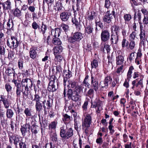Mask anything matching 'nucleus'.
I'll list each match as a JSON object with an SVG mask.
<instances>
[{
  "instance_id": "1",
  "label": "nucleus",
  "mask_w": 148,
  "mask_h": 148,
  "mask_svg": "<svg viewBox=\"0 0 148 148\" xmlns=\"http://www.w3.org/2000/svg\"><path fill=\"white\" fill-rule=\"evenodd\" d=\"M12 82L14 83L16 87V94L18 97L20 96L21 92L23 93V97L28 96L29 89L31 88L33 86L32 82L31 79L27 78L23 79L21 84L14 79Z\"/></svg>"
},
{
  "instance_id": "2",
  "label": "nucleus",
  "mask_w": 148,
  "mask_h": 148,
  "mask_svg": "<svg viewBox=\"0 0 148 148\" xmlns=\"http://www.w3.org/2000/svg\"><path fill=\"white\" fill-rule=\"evenodd\" d=\"M63 94L64 97H66V96L69 99H71L75 102L79 100L80 97L78 93L76 92L74 90L71 88L68 89L66 94L65 87L64 89Z\"/></svg>"
},
{
  "instance_id": "3",
  "label": "nucleus",
  "mask_w": 148,
  "mask_h": 148,
  "mask_svg": "<svg viewBox=\"0 0 148 148\" xmlns=\"http://www.w3.org/2000/svg\"><path fill=\"white\" fill-rule=\"evenodd\" d=\"M73 134V130L71 128L65 129L64 126L60 127V135L62 138L67 139L72 136Z\"/></svg>"
},
{
  "instance_id": "4",
  "label": "nucleus",
  "mask_w": 148,
  "mask_h": 148,
  "mask_svg": "<svg viewBox=\"0 0 148 148\" xmlns=\"http://www.w3.org/2000/svg\"><path fill=\"white\" fill-rule=\"evenodd\" d=\"M49 83L47 88L48 90L50 92L56 91L58 88V84L56 80H57V78L55 75H52L49 79Z\"/></svg>"
},
{
  "instance_id": "5",
  "label": "nucleus",
  "mask_w": 148,
  "mask_h": 148,
  "mask_svg": "<svg viewBox=\"0 0 148 148\" xmlns=\"http://www.w3.org/2000/svg\"><path fill=\"white\" fill-rule=\"evenodd\" d=\"M19 41L16 36H11V38L7 39V45L11 49H14L16 48L20 44Z\"/></svg>"
},
{
  "instance_id": "6",
  "label": "nucleus",
  "mask_w": 148,
  "mask_h": 148,
  "mask_svg": "<svg viewBox=\"0 0 148 148\" xmlns=\"http://www.w3.org/2000/svg\"><path fill=\"white\" fill-rule=\"evenodd\" d=\"M31 128V124L29 122L27 121L26 119V123L22 125L20 128L22 135L23 136H29L30 135V130Z\"/></svg>"
},
{
  "instance_id": "7",
  "label": "nucleus",
  "mask_w": 148,
  "mask_h": 148,
  "mask_svg": "<svg viewBox=\"0 0 148 148\" xmlns=\"http://www.w3.org/2000/svg\"><path fill=\"white\" fill-rule=\"evenodd\" d=\"M34 98L33 100V101L36 102L35 108L36 111L38 113V115L39 116V113L42 109V105L40 102H42L43 101L41 100V97L36 94L34 96Z\"/></svg>"
},
{
  "instance_id": "8",
  "label": "nucleus",
  "mask_w": 148,
  "mask_h": 148,
  "mask_svg": "<svg viewBox=\"0 0 148 148\" xmlns=\"http://www.w3.org/2000/svg\"><path fill=\"white\" fill-rule=\"evenodd\" d=\"M99 75L98 74H96L95 76L91 75V87L95 91L97 90L99 86L98 78Z\"/></svg>"
},
{
  "instance_id": "9",
  "label": "nucleus",
  "mask_w": 148,
  "mask_h": 148,
  "mask_svg": "<svg viewBox=\"0 0 148 148\" xmlns=\"http://www.w3.org/2000/svg\"><path fill=\"white\" fill-rule=\"evenodd\" d=\"M102 101L98 99H96L93 102L91 103V107L93 108H96L97 112L99 113L102 110Z\"/></svg>"
},
{
  "instance_id": "10",
  "label": "nucleus",
  "mask_w": 148,
  "mask_h": 148,
  "mask_svg": "<svg viewBox=\"0 0 148 148\" xmlns=\"http://www.w3.org/2000/svg\"><path fill=\"white\" fill-rule=\"evenodd\" d=\"M110 37L109 31L107 29L103 30L101 35V38L102 42H105L108 41Z\"/></svg>"
},
{
  "instance_id": "11",
  "label": "nucleus",
  "mask_w": 148,
  "mask_h": 148,
  "mask_svg": "<svg viewBox=\"0 0 148 148\" xmlns=\"http://www.w3.org/2000/svg\"><path fill=\"white\" fill-rule=\"evenodd\" d=\"M83 37V34L81 33L78 32H75L73 35L70 42L73 43L76 41H80Z\"/></svg>"
},
{
  "instance_id": "12",
  "label": "nucleus",
  "mask_w": 148,
  "mask_h": 148,
  "mask_svg": "<svg viewBox=\"0 0 148 148\" xmlns=\"http://www.w3.org/2000/svg\"><path fill=\"white\" fill-rule=\"evenodd\" d=\"M140 33L139 34L140 42V44L141 45L142 44L143 46H145L147 41L146 38L145 31L143 29L140 27Z\"/></svg>"
},
{
  "instance_id": "13",
  "label": "nucleus",
  "mask_w": 148,
  "mask_h": 148,
  "mask_svg": "<svg viewBox=\"0 0 148 148\" xmlns=\"http://www.w3.org/2000/svg\"><path fill=\"white\" fill-rule=\"evenodd\" d=\"M0 101L3 102L4 107L6 108H8L11 104L10 101L8 99V96L1 95V96Z\"/></svg>"
},
{
  "instance_id": "14",
  "label": "nucleus",
  "mask_w": 148,
  "mask_h": 148,
  "mask_svg": "<svg viewBox=\"0 0 148 148\" xmlns=\"http://www.w3.org/2000/svg\"><path fill=\"white\" fill-rule=\"evenodd\" d=\"M80 17L79 16H75L74 18L72 20V22L75 25L78 31L81 30V25L80 24Z\"/></svg>"
},
{
  "instance_id": "15",
  "label": "nucleus",
  "mask_w": 148,
  "mask_h": 148,
  "mask_svg": "<svg viewBox=\"0 0 148 148\" xmlns=\"http://www.w3.org/2000/svg\"><path fill=\"white\" fill-rule=\"evenodd\" d=\"M91 117L89 114H88L85 118L84 121L83 122L82 126L83 127L87 128L90 127L91 122Z\"/></svg>"
},
{
  "instance_id": "16",
  "label": "nucleus",
  "mask_w": 148,
  "mask_h": 148,
  "mask_svg": "<svg viewBox=\"0 0 148 148\" xmlns=\"http://www.w3.org/2000/svg\"><path fill=\"white\" fill-rule=\"evenodd\" d=\"M71 15L70 13L64 11L60 14V18L62 21L66 22L69 20Z\"/></svg>"
},
{
  "instance_id": "17",
  "label": "nucleus",
  "mask_w": 148,
  "mask_h": 148,
  "mask_svg": "<svg viewBox=\"0 0 148 148\" xmlns=\"http://www.w3.org/2000/svg\"><path fill=\"white\" fill-rule=\"evenodd\" d=\"M37 49L36 47H32L30 49L29 51V56L32 59H35L36 57L37 53Z\"/></svg>"
},
{
  "instance_id": "18",
  "label": "nucleus",
  "mask_w": 148,
  "mask_h": 148,
  "mask_svg": "<svg viewBox=\"0 0 148 148\" xmlns=\"http://www.w3.org/2000/svg\"><path fill=\"white\" fill-rule=\"evenodd\" d=\"M97 14L94 11H91L90 13H88L87 15V19L88 20L91 21L94 20L95 21L97 20Z\"/></svg>"
},
{
  "instance_id": "19",
  "label": "nucleus",
  "mask_w": 148,
  "mask_h": 148,
  "mask_svg": "<svg viewBox=\"0 0 148 148\" xmlns=\"http://www.w3.org/2000/svg\"><path fill=\"white\" fill-rule=\"evenodd\" d=\"M112 16L109 14V10L108 11L104 16L103 20L104 22L109 23L111 22L112 19L113 18Z\"/></svg>"
},
{
  "instance_id": "20",
  "label": "nucleus",
  "mask_w": 148,
  "mask_h": 148,
  "mask_svg": "<svg viewBox=\"0 0 148 148\" xmlns=\"http://www.w3.org/2000/svg\"><path fill=\"white\" fill-rule=\"evenodd\" d=\"M132 84L135 85V86L136 87H140L139 86L143 87V79H140L139 80L138 78L136 79L132 82Z\"/></svg>"
},
{
  "instance_id": "21",
  "label": "nucleus",
  "mask_w": 148,
  "mask_h": 148,
  "mask_svg": "<svg viewBox=\"0 0 148 148\" xmlns=\"http://www.w3.org/2000/svg\"><path fill=\"white\" fill-rule=\"evenodd\" d=\"M119 35L112 34L111 36L110 40L112 44H117L119 40Z\"/></svg>"
},
{
  "instance_id": "22",
  "label": "nucleus",
  "mask_w": 148,
  "mask_h": 148,
  "mask_svg": "<svg viewBox=\"0 0 148 148\" xmlns=\"http://www.w3.org/2000/svg\"><path fill=\"white\" fill-rule=\"evenodd\" d=\"M31 124L32 126H31V131L32 133L36 134L38 132V127L36 125V123L33 121H32Z\"/></svg>"
},
{
  "instance_id": "23",
  "label": "nucleus",
  "mask_w": 148,
  "mask_h": 148,
  "mask_svg": "<svg viewBox=\"0 0 148 148\" xmlns=\"http://www.w3.org/2000/svg\"><path fill=\"white\" fill-rule=\"evenodd\" d=\"M1 5L3 7L4 10H11V3L10 1L8 0L4 3H2Z\"/></svg>"
},
{
  "instance_id": "24",
  "label": "nucleus",
  "mask_w": 148,
  "mask_h": 148,
  "mask_svg": "<svg viewBox=\"0 0 148 148\" xmlns=\"http://www.w3.org/2000/svg\"><path fill=\"white\" fill-rule=\"evenodd\" d=\"M63 50V48L61 46H57L55 47L53 49L54 55L60 54L62 51Z\"/></svg>"
},
{
  "instance_id": "25",
  "label": "nucleus",
  "mask_w": 148,
  "mask_h": 148,
  "mask_svg": "<svg viewBox=\"0 0 148 148\" xmlns=\"http://www.w3.org/2000/svg\"><path fill=\"white\" fill-rule=\"evenodd\" d=\"M124 61L123 57L121 55H119L116 57V64L117 65H123Z\"/></svg>"
},
{
  "instance_id": "26",
  "label": "nucleus",
  "mask_w": 148,
  "mask_h": 148,
  "mask_svg": "<svg viewBox=\"0 0 148 148\" xmlns=\"http://www.w3.org/2000/svg\"><path fill=\"white\" fill-rule=\"evenodd\" d=\"M32 110L30 108H25L24 110V113L27 118V121L29 122V119L32 116Z\"/></svg>"
},
{
  "instance_id": "27",
  "label": "nucleus",
  "mask_w": 148,
  "mask_h": 148,
  "mask_svg": "<svg viewBox=\"0 0 148 148\" xmlns=\"http://www.w3.org/2000/svg\"><path fill=\"white\" fill-rule=\"evenodd\" d=\"M47 26L46 25L44 24L43 23L42 24V26L41 27H39V30L40 32L42 34L45 36V34L47 29Z\"/></svg>"
},
{
  "instance_id": "28",
  "label": "nucleus",
  "mask_w": 148,
  "mask_h": 148,
  "mask_svg": "<svg viewBox=\"0 0 148 148\" xmlns=\"http://www.w3.org/2000/svg\"><path fill=\"white\" fill-rule=\"evenodd\" d=\"M134 70V68L133 66H131L130 67L127 74V79L128 81H130L132 76V74Z\"/></svg>"
},
{
  "instance_id": "29",
  "label": "nucleus",
  "mask_w": 148,
  "mask_h": 148,
  "mask_svg": "<svg viewBox=\"0 0 148 148\" xmlns=\"http://www.w3.org/2000/svg\"><path fill=\"white\" fill-rule=\"evenodd\" d=\"M93 28L92 26L89 25L85 27V33L87 34H90L92 33L93 30Z\"/></svg>"
},
{
  "instance_id": "30",
  "label": "nucleus",
  "mask_w": 148,
  "mask_h": 148,
  "mask_svg": "<svg viewBox=\"0 0 148 148\" xmlns=\"http://www.w3.org/2000/svg\"><path fill=\"white\" fill-rule=\"evenodd\" d=\"M15 71L14 69L10 67H8L7 68L5 71V73L8 75L11 76L12 74L14 76L15 75Z\"/></svg>"
},
{
  "instance_id": "31",
  "label": "nucleus",
  "mask_w": 148,
  "mask_h": 148,
  "mask_svg": "<svg viewBox=\"0 0 148 148\" xmlns=\"http://www.w3.org/2000/svg\"><path fill=\"white\" fill-rule=\"evenodd\" d=\"M62 119L64 123H68L70 121L71 116L67 114H65L63 115Z\"/></svg>"
},
{
  "instance_id": "32",
  "label": "nucleus",
  "mask_w": 148,
  "mask_h": 148,
  "mask_svg": "<svg viewBox=\"0 0 148 148\" xmlns=\"http://www.w3.org/2000/svg\"><path fill=\"white\" fill-rule=\"evenodd\" d=\"M82 0H76L77 3L76 4V8H75V7L74 5L72 6L73 9L74 11V13H75L76 11H78L79 9V5L80 3L81 2Z\"/></svg>"
},
{
  "instance_id": "33",
  "label": "nucleus",
  "mask_w": 148,
  "mask_h": 148,
  "mask_svg": "<svg viewBox=\"0 0 148 148\" xmlns=\"http://www.w3.org/2000/svg\"><path fill=\"white\" fill-rule=\"evenodd\" d=\"M111 31L114 30L115 32V34L119 35L120 30V28L119 26L116 25H114L111 27Z\"/></svg>"
},
{
  "instance_id": "34",
  "label": "nucleus",
  "mask_w": 148,
  "mask_h": 148,
  "mask_svg": "<svg viewBox=\"0 0 148 148\" xmlns=\"http://www.w3.org/2000/svg\"><path fill=\"white\" fill-rule=\"evenodd\" d=\"M57 122L55 121L51 122L49 126V130H55L56 128Z\"/></svg>"
},
{
  "instance_id": "35",
  "label": "nucleus",
  "mask_w": 148,
  "mask_h": 148,
  "mask_svg": "<svg viewBox=\"0 0 148 148\" xmlns=\"http://www.w3.org/2000/svg\"><path fill=\"white\" fill-rule=\"evenodd\" d=\"M7 109L6 111V116L8 118H11L14 115V112L12 110Z\"/></svg>"
},
{
  "instance_id": "36",
  "label": "nucleus",
  "mask_w": 148,
  "mask_h": 148,
  "mask_svg": "<svg viewBox=\"0 0 148 148\" xmlns=\"http://www.w3.org/2000/svg\"><path fill=\"white\" fill-rule=\"evenodd\" d=\"M13 14L14 16L18 18H21L22 15L21 11L17 8H16L15 9L14 12Z\"/></svg>"
},
{
  "instance_id": "37",
  "label": "nucleus",
  "mask_w": 148,
  "mask_h": 148,
  "mask_svg": "<svg viewBox=\"0 0 148 148\" xmlns=\"http://www.w3.org/2000/svg\"><path fill=\"white\" fill-rule=\"evenodd\" d=\"M129 42L125 38H123L121 42V46L122 48H128Z\"/></svg>"
},
{
  "instance_id": "38",
  "label": "nucleus",
  "mask_w": 148,
  "mask_h": 148,
  "mask_svg": "<svg viewBox=\"0 0 148 148\" xmlns=\"http://www.w3.org/2000/svg\"><path fill=\"white\" fill-rule=\"evenodd\" d=\"M123 18L125 23H127L132 19V17L129 14H125L124 15Z\"/></svg>"
},
{
  "instance_id": "39",
  "label": "nucleus",
  "mask_w": 148,
  "mask_h": 148,
  "mask_svg": "<svg viewBox=\"0 0 148 148\" xmlns=\"http://www.w3.org/2000/svg\"><path fill=\"white\" fill-rule=\"evenodd\" d=\"M94 89L92 88H90L88 91L86 96L89 97L90 98L93 97L94 94Z\"/></svg>"
},
{
  "instance_id": "40",
  "label": "nucleus",
  "mask_w": 148,
  "mask_h": 148,
  "mask_svg": "<svg viewBox=\"0 0 148 148\" xmlns=\"http://www.w3.org/2000/svg\"><path fill=\"white\" fill-rule=\"evenodd\" d=\"M52 99L49 98L46 103V108L47 110H49L52 106L53 102Z\"/></svg>"
},
{
  "instance_id": "41",
  "label": "nucleus",
  "mask_w": 148,
  "mask_h": 148,
  "mask_svg": "<svg viewBox=\"0 0 148 148\" xmlns=\"http://www.w3.org/2000/svg\"><path fill=\"white\" fill-rule=\"evenodd\" d=\"M130 3L131 4V6L132 8L134 9L136 6H138L139 4V3H138L137 0H129Z\"/></svg>"
},
{
  "instance_id": "42",
  "label": "nucleus",
  "mask_w": 148,
  "mask_h": 148,
  "mask_svg": "<svg viewBox=\"0 0 148 148\" xmlns=\"http://www.w3.org/2000/svg\"><path fill=\"white\" fill-rule=\"evenodd\" d=\"M63 74L64 77H67L68 79L72 76L71 72L69 70H68L67 71L66 70L64 71Z\"/></svg>"
},
{
  "instance_id": "43",
  "label": "nucleus",
  "mask_w": 148,
  "mask_h": 148,
  "mask_svg": "<svg viewBox=\"0 0 148 148\" xmlns=\"http://www.w3.org/2000/svg\"><path fill=\"white\" fill-rule=\"evenodd\" d=\"M52 42L54 45H60L61 44V42L60 39L56 37H55L53 39Z\"/></svg>"
},
{
  "instance_id": "44",
  "label": "nucleus",
  "mask_w": 148,
  "mask_h": 148,
  "mask_svg": "<svg viewBox=\"0 0 148 148\" xmlns=\"http://www.w3.org/2000/svg\"><path fill=\"white\" fill-rule=\"evenodd\" d=\"M7 29L8 30H10L12 29L13 26V23L12 22V21L11 20V21H10V20L9 19L8 22L7 23Z\"/></svg>"
},
{
  "instance_id": "45",
  "label": "nucleus",
  "mask_w": 148,
  "mask_h": 148,
  "mask_svg": "<svg viewBox=\"0 0 148 148\" xmlns=\"http://www.w3.org/2000/svg\"><path fill=\"white\" fill-rule=\"evenodd\" d=\"M91 65L92 68H96L98 66V62L97 60L94 59L91 62Z\"/></svg>"
},
{
  "instance_id": "46",
  "label": "nucleus",
  "mask_w": 148,
  "mask_h": 148,
  "mask_svg": "<svg viewBox=\"0 0 148 148\" xmlns=\"http://www.w3.org/2000/svg\"><path fill=\"white\" fill-rule=\"evenodd\" d=\"M60 29L59 28H55V29H52V32H54V36H55V37L57 36L58 37L59 36L60 34Z\"/></svg>"
},
{
  "instance_id": "47",
  "label": "nucleus",
  "mask_w": 148,
  "mask_h": 148,
  "mask_svg": "<svg viewBox=\"0 0 148 148\" xmlns=\"http://www.w3.org/2000/svg\"><path fill=\"white\" fill-rule=\"evenodd\" d=\"M99 86L101 88H107L108 87V85L104 81H101L99 83Z\"/></svg>"
},
{
  "instance_id": "48",
  "label": "nucleus",
  "mask_w": 148,
  "mask_h": 148,
  "mask_svg": "<svg viewBox=\"0 0 148 148\" xmlns=\"http://www.w3.org/2000/svg\"><path fill=\"white\" fill-rule=\"evenodd\" d=\"M68 89H75V87H77L76 82H71L69 83V85H68Z\"/></svg>"
},
{
  "instance_id": "49",
  "label": "nucleus",
  "mask_w": 148,
  "mask_h": 148,
  "mask_svg": "<svg viewBox=\"0 0 148 148\" xmlns=\"http://www.w3.org/2000/svg\"><path fill=\"white\" fill-rule=\"evenodd\" d=\"M84 88L83 86L82 85H80L79 86H77V87H75V89L74 90L76 92H77V93H79L81 91H82L83 89Z\"/></svg>"
},
{
  "instance_id": "50",
  "label": "nucleus",
  "mask_w": 148,
  "mask_h": 148,
  "mask_svg": "<svg viewBox=\"0 0 148 148\" xmlns=\"http://www.w3.org/2000/svg\"><path fill=\"white\" fill-rule=\"evenodd\" d=\"M61 28L63 29L65 32L68 31L69 29V27L68 25L64 24H62L60 25Z\"/></svg>"
},
{
  "instance_id": "51",
  "label": "nucleus",
  "mask_w": 148,
  "mask_h": 148,
  "mask_svg": "<svg viewBox=\"0 0 148 148\" xmlns=\"http://www.w3.org/2000/svg\"><path fill=\"white\" fill-rule=\"evenodd\" d=\"M104 81L108 85V84H110L112 81V79L111 76H107L104 79Z\"/></svg>"
},
{
  "instance_id": "52",
  "label": "nucleus",
  "mask_w": 148,
  "mask_h": 148,
  "mask_svg": "<svg viewBox=\"0 0 148 148\" xmlns=\"http://www.w3.org/2000/svg\"><path fill=\"white\" fill-rule=\"evenodd\" d=\"M4 36V34L2 32H0V45H2L5 42V38H3Z\"/></svg>"
},
{
  "instance_id": "53",
  "label": "nucleus",
  "mask_w": 148,
  "mask_h": 148,
  "mask_svg": "<svg viewBox=\"0 0 148 148\" xmlns=\"http://www.w3.org/2000/svg\"><path fill=\"white\" fill-rule=\"evenodd\" d=\"M130 42L129 44L128 47L131 50L133 49L134 48L136 45V42L135 41H130Z\"/></svg>"
},
{
  "instance_id": "54",
  "label": "nucleus",
  "mask_w": 148,
  "mask_h": 148,
  "mask_svg": "<svg viewBox=\"0 0 148 148\" xmlns=\"http://www.w3.org/2000/svg\"><path fill=\"white\" fill-rule=\"evenodd\" d=\"M54 0H44L43 3V5L45 3V1L47 4L48 6V9L49 10L50 8L51 7V3L54 2Z\"/></svg>"
},
{
  "instance_id": "55",
  "label": "nucleus",
  "mask_w": 148,
  "mask_h": 148,
  "mask_svg": "<svg viewBox=\"0 0 148 148\" xmlns=\"http://www.w3.org/2000/svg\"><path fill=\"white\" fill-rule=\"evenodd\" d=\"M16 136L14 135H9V142L10 144H12V143L14 142L15 140L16 139Z\"/></svg>"
},
{
  "instance_id": "56",
  "label": "nucleus",
  "mask_w": 148,
  "mask_h": 148,
  "mask_svg": "<svg viewBox=\"0 0 148 148\" xmlns=\"http://www.w3.org/2000/svg\"><path fill=\"white\" fill-rule=\"evenodd\" d=\"M136 34L135 32H132L130 35V41H135Z\"/></svg>"
},
{
  "instance_id": "57",
  "label": "nucleus",
  "mask_w": 148,
  "mask_h": 148,
  "mask_svg": "<svg viewBox=\"0 0 148 148\" xmlns=\"http://www.w3.org/2000/svg\"><path fill=\"white\" fill-rule=\"evenodd\" d=\"M119 80V79L118 77H117L114 79V80L112 83L111 87L112 88L114 87L116 85L117 83L118 82Z\"/></svg>"
},
{
  "instance_id": "58",
  "label": "nucleus",
  "mask_w": 148,
  "mask_h": 148,
  "mask_svg": "<svg viewBox=\"0 0 148 148\" xmlns=\"http://www.w3.org/2000/svg\"><path fill=\"white\" fill-rule=\"evenodd\" d=\"M111 3L110 0H105L104 7L108 9L111 5Z\"/></svg>"
},
{
  "instance_id": "59",
  "label": "nucleus",
  "mask_w": 148,
  "mask_h": 148,
  "mask_svg": "<svg viewBox=\"0 0 148 148\" xmlns=\"http://www.w3.org/2000/svg\"><path fill=\"white\" fill-rule=\"evenodd\" d=\"M57 134L56 133H53L51 136V139L53 141H57Z\"/></svg>"
},
{
  "instance_id": "60",
  "label": "nucleus",
  "mask_w": 148,
  "mask_h": 148,
  "mask_svg": "<svg viewBox=\"0 0 148 148\" xmlns=\"http://www.w3.org/2000/svg\"><path fill=\"white\" fill-rule=\"evenodd\" d=\"M62 2H58L56 4V6L58 10H61L62 9Z\"/></svg>"
},
{
  "instance_id": "61",
  "label": "nucleus",
  "mask_w": 148,
  "mask_h": 148,
  "mask_svg": "<svg viewBox=\"0 0 148 148\" xmlns=\"http://www.w3.org/2000/svg\"><path fill=\"white\" fill-rule=\"evenodd\" d=\"M5 52V49L3 46L0 45V55H4Z\"/></svg>"
},
{
  "instance_id": "62",
  "label": "nucleus",
  "mask_w": 148,
  "mask_h": 148,
  "mask_svg": "<svg viewBox=\"0 0 148 148\" xmlns=\"http://www.w3.org/2000/svg\"><path fill=\"white\" fill-rule=\"evenodd\" d=\"M67 102L68 104V109L67 111H68L69 110H70L72 109L73 107H74V105L72 102H68V101H67Z\"/></svg>"
},
{
  "instance_id": "63",
  "label": "nucleus",
  "mask_w": 148,
  "mask_h": 148,
  "mask_svg": "<svg viewBox=\"0 0 148 148\" xmlns=\"http://www.w3.org/2000/svg\"><path fill=\"white\" fill-rule=\"evenodd\" d=\"M18 66L20 69H22L23 67V62L22 59H20L18 62Z\"/></svg>"
},
{
  "instance_id": "64",
  "label": "nucleus",
  "mask_w": 148,
  "mask_h": 148,
  "mask_svg": "<svg viewBox=\"0 0 148 148\" xmlns=\"http://www.w3.org/2000/svg\"><path fill=\"white\" fill-rule=\"evenodd\" d=\"M32 28L35 30L36 29L38 28L39 29L40 26L36 22L34 21L32 24Z\"/></svg>"
}]
</instances>
